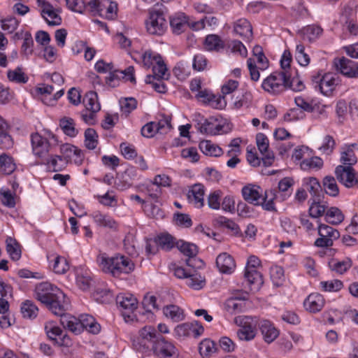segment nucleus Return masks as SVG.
<instances>
[{
    "mask_svg": "<svg viewBox=\"0 0 358 358\" xmlns=\"http://www.w3.org/2000/svg\"><path fill=\"white\" fill-rule=\"evenodd\" d=\"M34 294L35 298L53 314H62L69 306V300L63 292L50 282L38 284L35 287Z\"/></svg>",
    "mask_w": 358,
    "mask_h": 358,
    "instance_id": "obj_1",
    "label": "nucleus"
},
{
    "mask_svg": "<svg viewBox=\"0 0 358 358\" xmlns=\"http://www.w3.org/2000/svg\"><path fill=\"white\" fill-rule=\"evenodd\" d=\"M97 262L104 273L115 278L120 277L122 274H129L135 268L133 261L124 255L107 257L102 254L97 257Z\"/></svg>",
    "mask_w": 358,
    "mask_h": 358,
    "instance_id": "obj_2",
    "label": "nucleus"
},
{
    "mask_svg": "<svg viewBox=\"0 0 358 358\" xmlns=\"http://www.w3.org/2000/svg\"><path fill=\"white\" fill-rule=\"evenodd\" d=\"M44 134H31V144L33 154L38 157L46 156L58 144L57 136L50 130H44Z\"/></svg>",
    "mask_w": 358,
    "mask_h": 358,
    "instance_id": "obj_3",
    "label": "nucleus"
},
{
    "mask_svg": "<svg viewBox=\"0 0 358 358\" xmlns=\"http://www.w3.org/2000/svg\"><path fill=\"white\" fill-rule=\"evenodd\" d=\"M155 338L156 329L152 326H145L139 331V335L133 339V347L138 352L148 353L152 350Z\"/></svg>",
    "mask_w": 358,
    "mask_h": 358,
    "instance_id": "obj_4",
    "label": "nucleus"
},
{
    "mask_svg": "<svg viewBox=\"0 0 358 358\" xmlns=\"http://www.w3.org/2000/svg\"><path fill=\"white\" fill-rule=\"evenodd\" d=\"M287 77L282 71L273 72L263 80L262 87L271 94H278L285 90Z\"/></svg>",
    "mask_w": 358,
    "mask_h": 358,
    "instance_id": "obj_5",
    "label": "nucleus"
},
{
    "mask_svg": "<svg viewBox=\"0 0 358 358\" xmlns=\"http://www.w3.org/2000/svg\"><path fill=\"white\" fill-rule=\"evenodd\" d=\"M145 26L150 34L162 36L168 27L164 13L161 10L150 12L149 18L145 21Z\"/></svg>",
    "mask_w": 358,
    "mask_h": 358,
    "instance_id": "obj_6",
    "label": "nucleus"
},
{
    "mask_svg": "<svg viewBox=\"0 0 358 358\" xmlns=\"http://www.w3.org/2000/svg\"><path fill=\"white\" fill-rule=\"evenodd\" d=\"M152 351L159 358L178 357V352L175 345L157 333Z\"/></svg>",
    "mask_w": 358,
    "mask_h": 358,
    "instance_id": "obj_7",
    "label": "nucleus"
},
{
    "mask_svg": "<svg viewBox=\"0 0 358 358\" xmlns=\"http://www.w3.org/2000/svg\"><path fill=\"white\" fill-rule=\"evenodd\" d=\"M116 303L121 308L125 320L134 319V311L137 308V299L131 294H120L116 297Z\"/></svg>",
    "mask_w": 358,
    "mask_h": 358,
    "instance_id": "obj_8",
    "label": "nucleus"
},
{
    "mask_svg": "<svg viewBox=\"0 0 358 358\" xmlns=\"http://www.w3.org/2000/svg\"><path fill=\"white\" fill-rule=\"evenodd\" d=\"M334 66L336 70L349 78H358V62L345 57L335 58Z\"/></svg>",
    "mask_w": 358,
    "mask_h": 358,
    "instance_id": "obj_9",
    "label": "nucleus"
},
{
    "mask_svg": "<svg viewBox=\"0 0 358 358\" xmlns=\"http://www.w3.org/2000/svg\"><path fill=\"white\" fill-rule=\"evenodd\" d=\"M37 6L41 8V15L50 26H57L62 23V17L58 15L57 10L45 0H35Z\"/></svg>",
    "mask_w": 358,
    "mask_h": 358,
    "instance_id": "obj_10",
    "label": "nucleus"
},
{
    "mask_svg": "<svg viewBox=\"0 0 358 358\" xmlns=\"http://www.w3.org/2000/svg\"><path fill=\"white\" fill-rule=\"evenodd\" d=\"M196 97L204 104L208 105L215 109L222 110L227 106V102L224 96L215 95L208 90L199 91L196 94Z\"/></svg>",
    "mask_w": 358,
    "mask_h": 358,
    "instance_id": "obj_11",
    "label": "nucleus"
},
{
    "mask_svg": "<svg viewBox=\"0 0 358 358\" xmlns=\"http://www.w3.org/2000/svg\"><path fill=\"white\" fill-rule=\"evenodd\" d=\"M335 175L337 180L345 187H355V171L351 166H337L335 169Z\"/></svg>",
    "mask_w": 358,
    "mask_h": 358,
    "instance_id": "obj_12",
    "label": "nucleus"
},
{
    "mask_svg": "<svg viewBox=\"0 0 358 358\" xmlns=\"http://www.w3.org/2000/svg\"><path fill=\"white\" fill-rule=\"evenodd\" d=\"M134 68L131 66L127 67L123 71L111 70L109 76L106 78V83L112 87L119 85L120 78H127V80L135 83L136 79L134 75Z\"/></svg>",
    "mask_w": 358,
    "mask_h": 358,
    "instance_id": "obj_13",
    "label": "nucleus"
},
{
    "mask_svg": "<svg viewBox=\"0 0 358 358\" xmlns=\"http://www.w3.org/2000/svg\"><path fill=\"white\" fill-rule=\"evenodd\" d=\"M256 143L259 152L264 155L262 158L264 166H271L274 161L273 154L268 150L269 141L263 133L256 135Z\"/></svg>",
    "mask_w": 358,
    "mask_h": 358,
    "instance_id": "obj_14",
    "label": "nucleus"
},
{
    "mask_svg": "<svg viewBox=\"0 0 358 358\" xmlns=\"http://www.w3.org/2000/svg\"><path fill=\"white\" fill-rule=\"evenodd\" d=\"M47 336L51 340H55L59 345H68L70 342L69 337L63 334V330L55 325L53 322H48L45 325Z\"/></svg>",
    "mask_w": 358,
    "mask_h": 358,
    "instance_id": "obj_15",
    "label": "nucleus"
},
{
    "mask_svg": "<svg viewBox=\"0 0 358 358\" xmlns=\"http://www.w3.org/2000/svg\"><path fill=\"white\" fill-rule=\"evenodd\" d=\"M303 185L311 195L310 199H315L316 201L323 200L324 193L319 180L316 178L309 177L304 178Z\"/></svg>",
    "mask_w": 358,
    "mask_h": 358,
    "instance_id": "obj_16",
    "label": "nucleus"
},
{
    "mask_svg": "<svg viewBox=\"0 0 358 358\" xmlns=\"http://www.w3.org/2000/svg\"><path fill=\"white\" fill-rule=\"evenodd\" d=\"M170 27L173 34L179 35L184 32L189 25L188 17L184 13H177L169 18Z\"/></svg>",
    "mask_w": 358,
    "mask_h": 358,
    "instance_id": "obj_17",
    "label": "nucleus"
},
{
    "mask_svg": "<svg viewBox=\"0 0 358 358\" xmlns=\"http://www.w3.org/2000/svg\"><path fill=\"white\" fill-rule=\"evenodd\" d=\"M244 278L250 291L259 290L264 282L262 274L255 268H245Z\"/></svg>",
    "mask_w": 358,
    "mask_h": 358,
    "instance_id": "obj_18",
    "label": "nucleus"
},
{
    "mask_svg": "<svg viewBox=\"0 0 358 358\" xmlns=\"http://www.w3.org/2000/svg\"><path fill=\"white\" fill-rule=\"evenodd\" d=\"M66 311H63L62 314H55L60 316V323L64 329H67L75 334H79L83 331L82 324L79 319L69 314H65Z\"/></svg>",
    "mask_w": 358,
    "mask_h": 358,
    "instance_id": "obj_19",
    "label": "nucleus"
},
{
    "mask_svg": "<svg viewBox=\"0 0 358 358\" xmlns=\"http://www.w3.org/2000/svg\"><path fill=\"white\" fill-rule=\"evenodd\" d=\"M283 74L288 76L286 80L285 90L290 89L294 92H301L305 89V85L298 75L296 69L291 71H282Z\"/></svg>",
    "mask_w": 358,
    "mask_h": 358,
    "instance_id": "obj_20",
    "label": "nucleus"
},
{
    "mask_svg": "<svg viewBox=\"0 0 358 358\" xmlns=\"http://www.w3.org/2000/svg\"><path fill=\"white\" fill-rule=\"evenodd\" d=\"M187 199L196 208L204 205V186L200 183L194 185L189 190Z\"/></svg>",
    "mask_w": 358,
    "mask_h": 358,
    "instance_id": "obj_21",
    "label": "nucleus"
},
{
    "mask_svg": "<svg viewBox=\"0 0 358 358\" xmlns=\"http://www.w3.org/2000/svg\"><path fill=\"white\" fill-rule=\"evenodd\" d=\"M259 187L245 186L242 189V195L243 199L255 206L260 205L262 201H264L266 198H263L262 193L259 192Z\"/></svg>",
    "mask_w": 358,
    "mask_h": 358,
    "instance_id": "obj_22",
    "label": "nucleus"
},
{
    "mask_svg": "<svg viewBox=\"0 0 358 358\" xmlns=\"http://www.w3.org/2000/svg\"><path fill=\"white\" fill-rule=\"evenodd\" d=\"M324 299L319 293H312L303 302L305 308L310 313L320 311L324 306Z\"/></svg>",
    "mask_w": 358,
    "mask_h": 358,
    "instance_id": "obj_23",
    "label": "nucleus"
},
{
    "mask_svg": "<svg viewBox=\"0 0 358 358\" xmlns=\"http://www.w3.org/2000/svg\"><path fill=\"white\" fill-rule=\"evenodd\" d=\"M94 222L99 227L116 230L118 224L109 215L101 213L99 210L94 211L91 214Z\"/></svg>",
    "mask_w": 358,
    "mask_h": 358,
    "instance_id": "obj_24",
    "label": "nucleus"
},
{
    "mask_svg": "<svg viewBox=\"0 0 358 358\" xmlns=\"http://www.w3.org/2000/svg\"><path fill=\"white\" fill-rule=\"evenodd\" d=\"M216 266L221 273L227 274L231 273L236 267L233 257L226 252L217 257Z\"/></svg>",
    "mask_w": 358,
    "mask_h": 358,
    "instance_id": "obj_25",
    "label": "nucleus"
},
{
    "mask_svg": "<svg viewBox=\"0 0 358 358\" xmlns=\"http://www.w3.org/2000/svg\"><path fill=\"white\" fill-rule=\"evenodd\" d=\"M338 84V77L332 73H324L319 91L325 95L330 94Z\"/></svg>",
    "mask_w": 358,
    "mask_h": 358,
    "instance_id": "obj_26",
    "label": "nucleus"
},
{
    "mask_svg": "<svg viewBox=\"0 0 358 358\" xmlns=\"http://www.w3.org/2000/svg\"><path fill=\"white\" fill-rule=\"evenodd\" d=\"M234 31L243 39L250 40L252 37V28L250 22L245 19L238 20L234 27Z\"/></svg>",
    "mask_w": 358,
    "mask_h": 358,
    "instance_id": "obj_27",
    "label": "nucleus"
},
{
    "mask_svg": "<svg viewBox=\"0 0 358 358\" xmlns=\"http://www.w3.org/2000/svg\"><path fill=\"white\" fill-rule=\"evenodd\" d=\"M259 329L264 336V341L272 343L279 335L278 330L268 320H263L259 323Z\"/></svg>",
    "mask_w": 358,
    "mask_h": 358,
    "instance_id": "obj_28",
    "label": "nucleus"
},
{
    "mask_svg": "<svg viewBox=\"0 0 358 358\" xmlns=\"http://www.w3.org/2000/svg\"><path fill=\"white\" fill-rule=\"evenodd\" d=\"M171 185V178L164 174L157 175L155 177L153 182L148 186V190L156 188L155 192L150 193V196L152 199H157L161 193L160 187H169Z\"/></svg>",
    "mask_w": 358,
    "mask_h": 358,
    "instance_id": "obj_29",
    "label": "nucleus"
},
{
    "mask_svg": "<svg viewBox=\"0 0 358 358\" xmlns=\"http://www.w3.org/2000/svg\"><path fill=\"white\" fill-rule=\"evenodd\" d=\"M176 247L184 255L189 257V259L186 260L187 265L189 266H193L191 264L192 260L190 258H193L197 255V246L195 244L180 240L176 242Z\"/></svg>",
    "mask_w": 358,
    "mask_h": 358,
    "instance_id": "obj_30",
    "label": "nucleus"
},
{
    "mask_svg": "<svg viewBox=\"0 0 358 358\" xmlns=\"http://www.w3.org/2000/svg\"><path fill=\"white\" fill-rule=\"evenodd\" d=\"M80 324H82V329H86L87 331L97 334L101 330L100 324L96 322L95 319L90 315H80L78 318Z\"/></svg>",
    "mask_w": 358,
    "mask_h": 358,
    "instance_id": "obj_31",
    "label": "nucleus"
},
{
    "mask_svg": "<svg viewBox=\"0 0 358 358\" xmlns=\"http://www.w3.org/2000/svg\"><path fill=\"white\" fill-rule=\"evenodd\" d=\"M61 153L63 155V158H65L68 161L71 159L73 156H76V163H81L83 154L79 148L69 143L63 144L60 148Z\"/></svg>",
    "mask_w": 358,
    "mask_h": 358,
    "instance_id": "obj_32",
    "label": "nucleus"
},
{
    "mask_svg": "<svg viewBox=\"0 0 358 358\" xmlns=\"http://www.w3.org/2000/svg\"><path fill=\"white\" fill-rule=\"evenodd\" d=\"M200 150L207 156L217 157L223 154V150L210 141L204 140L199 143Z\"/></svg>",
    "mask_w": 358,
    "mask_h": 358,
    "instance_id": "obj_33",
    "label": "nucleus"
},
{
    "mask_svg": "<svg viewBox=\"0 0 358 358\" xmlns=\"http://www.w3.org/2000/svg\"><path fill=\"white\" fill-rule=\"evenodd\" d=\"M245 297H231L227 300L225 308L231 314H237L243 311L245 307Z\"/></svg>",
    "mask_w": 358,
    "mask_h": 358,
    "instance_id": "obj_34",
    "label": "nucleus"
},
{
    "mask_svg": "<svg viewBox=\"0 0 358 358\" xmlns=\"http://www.w3.org/2000/svg\"><path fill=\"white\" fill-rule=\"evenodd\" d=\"M83 104L86 110H93V112H99L101 106L98 101V95L94 91H90L85 95L83 98Z\"/></svg>",
    "mask_w": 358,
    "mask_h": 358,
    "instance_id": "obj_35",
    "label": "nucleus"
},
{
    "mask_svg": "<svg viewBox=\"0 0 358 358\" xmlns=\"http://www.w3.org/2000/svg\"><path fill=\"white\" fill-rule=\"evenodd\" d=\"M8 124L0 118V148L8 150L13 148V141L7 131Z\"/></svg>",
    "mask_w": 358,
    "mask_h": 358,
    "instance_id": "obj_36",
    "label": "nucleus"
},
{
    "mask_svg": "<svg viewBox=\"0 0 358 358\" xmlns=\"http://www.w3.org/2000/svg\"><path fill=\"white\" fill-rule=\"evenodd\" d=\"M163 313L166 317L175 322L182 321L185 319L183 310L176 305H169L164 307Z\"/></svg>",
    "mask_w": 358,
    "mask_h": 358,
    "instance_id": "obj_37",
    "label": "nucleus"
},
{
    "mask_svg": "<svg viewBox=\"0 0 358 358\" xmlns=\"http://www.w3.org/2000/svg\"><path fill=\"white\" fill-rule=\"evenodd\" d=\"M206 48L209 51H220L224 48V43L216 34H209L206 37L204 43Z\"/></svg>",
    "mask_w": 358,
    "mask_h": 358,
    "instance_id": "obj_38",
    "label": "nucleus"
},
{
    "mask_svg": "<svg viewBox=\"0 0 358 358\" xmlns=\"http://www.w3.org/2000/svg\"><path fill=\"white\" fill-rule=\"evenodd\" d=\"M16 166L13 157L6 153L0 155V172L5 175H10L15 170Z\"/></svg>",
    "mask_w": 358,
    "mask_h": 358,
    "instance_id": "obj_39",
    "label": "nucleus"
},
{
    "mask_svg": "<svg viewBox=\"0 0 358 358\" xmlns=\"http://www.w3.org/2000/svg\"><path fill=\"white\" fill-rule=\"evenodd\" d=\"M68 160L60 155H51L47 159V165L54 172L61 171L66 167Z\"/></svg>",
    "mask_w": 358,
    "mask_h": 358,
    "instance_id": "obj_40",
    "label": "nucleus"
},
{
    "mask_svg": "<svg viewBox=\"0 0 358 358\" xmlns=\"http://www.w3.org/2000/svg\"><path fill=\"white\" fill-rule=\"evenodd\" d=\"M340 162L344 166H351L356 164L357 162V157H356L354 150L350 147H343L341 152Z\"/></svg>",
    "mask_w": 358,
    "mask_h": 358,
    "instance_id": "obj_41",
    "label": "nucleus"
},
{
    "mask_svg": "<svg viewBox=\"0 0 358 358\" xmlns=\"http://www.w3.org/2000/svg\"><path fill=\"white\" fill-rule=\"evenodd\" d=\"M237 336L241 341H250L255 337V327L249 324L247 321L237 331Z\"/></svg>",
    "mask_w": 358,
    "mask_h": 358,
    "instance_id": "obj_42",
    "label": "nucleus"
},
{
    "mask_svg": "<svg viewBox=\"0 0 358 358\" xmlns=\"http://www.w3.org/2000/svg\"><path fill=\"white\" fill-rule=\"evenodd\" d=\"M324 192L331 196H336L339 194V189L336 179L331 176H325L322 181Z\"/></svg>",
    "mask_w": 358,
    "mask_h": 358,
    "instance_id": "obj_43",
    "label": "nucleus"
},
{
    "mask_svg": "<svg viewBox=\"0 0 358 358\" xmlns=\"http://www.w3.org/2000/svg\"><path fill=\"white\" fill-rule=\"evenodd\" d=\"M8 79L10 82H13L19 84H24L27 83L29 78L25 73L22 71L21 67L18 66L14 70H8L7 72Z\"/></svg>",
    "mask_w": 358,
    "mask_h": 358,
    "instance_id": "obj_44",
    "label": "nucleus"
},
{
    "mask_svg": "<svg viewBox=\"0 0 358 358\" xmlns=\"http://www.w3.org/2000/svg\"><path fill=\"white\" fill-rule=\"evenodd\" d=\"M38 308L35 303L30 300H27L22 303L21 313L24 317L33 319L38 315Z\"/></svg>",
    "mask_w": 358,
    "mask_h": 358,
    "instance_id": "obj_45",
    "label": "nucleus"
},
{
    "mask_svg": "<svg viewBox=\"0 0 358 358\" xmlns=\"http://www.w3.org/2000/svg\"><path fill=\"white\" fill-rule=\"evenodd\" d=\"M6 250L10 258L17 261L21 257V250L17 241L11 237L6 238Z\"/></svg>",
    "mask_w": 358,
    "mask_h": 358,
    "instance_id": "obj_46",
    "label": "nucleus"
},
{
    "mask_svg": "<svg viewBox=\"0 0 358 358\" xmlns=\"http://www.w3.org/2000/svg\"><path fill=\"white\" fill-rule=\"evenodd\" d=\"M278 192L276 189H271L265 192V196L263 198H266L264 201H262L260 204L264 210L268 211L275 210V207L273 203V200L277 199Z\"/></svg>",
    "mask_w": 358,
    "mask_h": 358,
    "instance_id": "obj_47",
    "label": "nucleus"
},
{
    "mask_svg": "<svg viewBox=\"0 0 358 358\" xmlns=\"http://www.w3.org/2000/svg\"><path fill=\"white\" fill-rule=\"evenodd\" d=\"M310 203L309 207V215L313 218H317L324 215L327 206L323 203V200L316 201L315 199H310Z\"/></svg>",
    "mask_w": 358,
    "mask_h": 358,
    "instance_id": "obj_48",
    "label": "nucleus"
},
{
    "mask_svg": "<svg viewBox=\"0 0 358 358\" xmlns=\"http://www.w3.org/2000/svg\"><path fill=\"white\" fill-rule=\"evenodd\" d=\"M325 220L332 224H338L344 220V215L339 208L331 207L325 214Z\"/></svg>",
    "mask_w": 358,
    "mask_h": 358,
    "instance_id": "obj_49",
    "label": "nucleus"
},
{
    "mask_svg": "<svg viewBox=\"0 0 358 358\" xmlns=\"http://www.w3.org/2000/svg\"><path fill=\"white\" fill-rule=\"evenodd\" d=\"M186 284L191 288L199 290L203 288L206 284V280L200 274L194 271L189 273Z\"/></svg>",
    "mask_w": 358,
    "mask_h": 358,
    "instance_id": "obj_50",
    "label": "nucleus"
},
{
    "mask_svg": "<svg viewBox=\"0 0 358 358\" xmlns=\"http://www.w3.org/2000/svg\"><path fill=\"white\" fill-rule=\"evenodd\" d=\"M215 125V119L213 118H203L201 117V120L198 121L196 127L200 133L203 134L213 135L215 134L213 127Z\"/></svg>",
    "mask_w": 358,
    "mask_h": 358,
    "instance_id": "obj_51",
    "label": "nucleus"
},
{
    "mask_svg": "<svg viewBox=\"0 0 358 358\" xmlns=\"http://www.w3.org/2000/svg\"><path fill=\"white\" fill-rule=\"evenodd\" d=\"M59 126L64 133L70 137H74L78 134V130L75 128L74 120L72 118L64 117L61 119Z\"/></svg>",
    "mask_w": 358,
    "mask_h": 358,
    "instance_id": "obj_52",
    "label": "nucleus"
},
{
    "mask_svg": "<svg viewBox=\"0 0 358 358\" xmlns=\"http://www.w3.org/2000/svg\"><path fill=\"white\" fill-rule=\"evenodd\" d=\"M318 234L322 237L331 238L333 242L340 237V233L337 229L324 224H318Z\"/></svg>",
    "mask_w": 358,
    "mask_h": 358,
    "instance_id": "obj_53",
    "label": "nucleus"
},
{
    "mask_svg": "<svg viewBox=\"0 0 358 358\" xmlns=\"http://www.w3.org/2000/svg\"><path fill=\"white\" fill-rule=\"evenodd\" d=\"M157 243L162 250L166 251L171 250L175 245L176 246L174 238L169 234L158 236Z\"/></svg>",
    "mask_w": 358,
    "mask_h": 358,
    "instance_id": "obj_54",
    "label": "nucleus"
},
{
    "mask_svg": "<svg viewBox=\"0 0 358 358\" xmlns=\"http://www.w3.org/2000/svg\"><path fill=\"white\" fill-rule=\"evenodd\" d=\"M216 344L214 341L210 339H204L202 341L199 347V353L203 357H209L213 353L216 352Z\"/></svg>",
    "mask_w": 358,
    "mask_h": 358,
    "instance_id": "obj_55",
    "label": "nucleus"
},
{
    "mask_svg": "<svg viewBox=\"0 0 358 358\" xmlns=\"http://www.w3.org/2000/svg\"><path fill=\"white\" fill-rule=\"evenodd\" d=\"M98 135L94 129L88 128L85 131V145L89 150H94L98 144Z\"/></svg>",
    "mask_w": 358,
    "mask_h": 358,
    "instance_id": "obj_56",
    "label": "nucleus"
},
{
    "mask_svg": "<svg viewBox=\"0 0 358 358\" xmlns=\"http://www.w3.org/2000/svg\"><path fill=\"white\" fill-rule=\"evenodd\" d=\"M252 101V94L250 92L245 91L240 96H237L234 101V107L239 109L243 106L248 107Z\"/></svg>",
    "mask_w": 358,
    "mask_h": 358,
    "instance_id": "obj_57",
    "label": "nucleus"
},
{
    "mask_svg": "<svg viewBox=\"0 0 358 358\" xmlns=\"http://www.w3.org/2000/svg\"><path fill=\"white\" fill-rule=\"evenodd\" d=\"M252 53L259 65V69H266L268 66V61L264 54L262 48L260 45H255L252 49Z\"/></svg>",
    "mask_w": 358,
    "mask_h": 358,
    "instance_id": "obj_58",
    "label": "nucleus"
},
{
    "mask_svg": "<svg viewBox=\"0 0 358 358\" xmlns=\"http://www.w3.org/2000/svg\"><path fill=\"white\" fill-rule=\"evenodd\" d=\"M76 283L80 289L86 291L90 288L92 280L90 274L86 271L85 273H78Z\"/></svg>",
    "mask_w": 358,
    "mask_h": 358,
    "instance_id": "obj_59",
    "label": "nucleus"
},
{
    "mask_svg": "<svg viewBox=\"0 0 358 358\" xmlns=\"http://www.w3.org/2000/svg\"><path fill=\"white\" fill-rule=\"evenodd\" d=\"M323 166V161L319 157H314L306 159L301 163V169L303 170L308 169H320Z\"/></svg>",
    "mask_w": 358,
    "mask_h": 358,
    "instance_id": "obj_60",
    "label": "nucleus"
},
{
    "mask_svg": "<svg viewBox=\"0 0 358 358\" xmlns=\"http://www.w3.org/2000/svg\"><path fill=\"white\" fill-rule=\"evenodd\" d=\"M15 194H12L8 189H1V201L2 204L8 208H14L15 206Z\"/></svg>",
    "mask_w": 358,
    "mask_h": 358,
    "instance_id": "obj_61",
    "label": "nucleus"
},
{
    "mask_svg": "<svg viewBox=\"0 0 358 358\" xmlns=\"http://www.w3.org/2000/svg\"><path fill=\"white\" fill-rule=\"evenodd\" d=\"M295 58L301 66H306L309 64L310 59L309 55L305 52L303 45L299 44L296 45Z\"/></svg>",
    "mask_w": 358,
    "mask_h": 358,
    "instance_id": "obj_62",
    "label": "nucleus"
},
{
    "mask_svg": "<svg viewBox=\"0 0 358 358\" xmlns=\"http://www.w3.org/2000/svg\"><path fill=\"white\" fill-rule=\"evenodd\" d=\"M322 290L324 292H338L343 287V283L339 280L321 281L320 282Z\"/></svg>",
    "mask_w": 358,
    "mask_h": 358,
    "instance_id": "obj_63",
    "label": "nucleus"
},
{
    "mask_svg": "<svg viewBox=\"0 0 358 358\" xmlns=\"http://www.w3.org/2000/svg\"><path fill=\"white\" fill-rule=\"evenodd\" d=\"M161 58L162 57L159 54L151 50L145 51L142 55L143 66L148 69L152 67L157 61H161Z\"/></svg>",
    "mask_w": 358,
    "mask_h": 358,
    "instance_id": "obj_64",
    "label": "nucleus"
}]
</instances>
